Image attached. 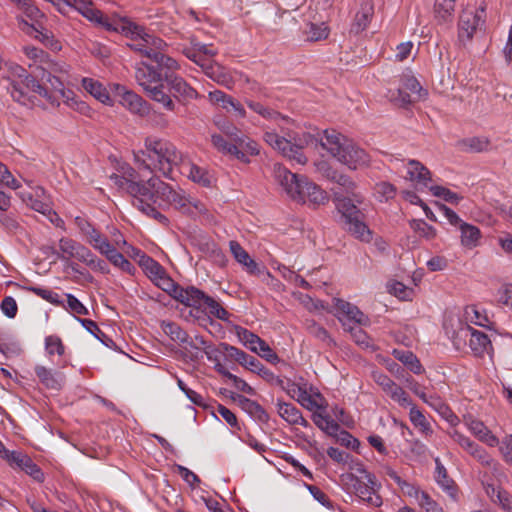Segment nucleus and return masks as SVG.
Returning <instances> with one entry per match:
<instances>
[{"mask_svg":"<svg viewBox=\"0 0 512 512\" xmlns=\"http://www.w3.org/2000/svg\"><path fill=\"white\" fill-rule=\"evenodd\" d=\"M126 35L132 36L128 47L143 58L135 64V80L146 95L169 112H176V101L187 103L197 99L198 92L176 71L180 65L166 51L168 44L145 28L135 23L123 27Z\"/></svg>","mask_w":512,"mask_h":512,"instance_id":"f257e3e1","label":"nucleus"},{"mask_svg":"<svg viewBox=\"0 0 512 512\" xmlns=\"http://www.w3.org/2000/svg\"><path fill=\"white\" fill-rule=\"evenodd\" d=\"M144 150L134 152V159L143 168L158 170L169 179H174L173 170L182 162V154L175 145L156 137H147Z\"/></svg>","mask_w":512,"mask_h":512,"instance_id":"f03ea898","label":"nucleus"},{"mask_svg":"<svg viewBox=\"0 0 512 512\" xmlns=\"http://www.w3.org/2000/svg\"><path fill=\"white\" fill-rule=\"evenodd\" d=\"M274 173L279 185L293 200L303 203L308 201L314 206H319L328 201L326 192L315 183L310 182L307 177L292 173L279 164L274 166Z\"/></svg>","mask_w":512,"mask_h":512,"instance_id":"7ed1b4c3","label":"nucleus"},{"mask_svg":"<svg viewBox=\"0 0 512 512\" xmlns=\"http://www.w3.org/2000/svg\"><path fill=\"white\" fill-rule=\"evenodd\" d=\"M149 185L152 197L147 202L155 210L162 207H173L186 215H192L194 210L198 212L203 211L204 206L200 201L188 197L181 189H174L159 177H151Z\"/></svg>","mask_w":512,"mask_h":512,"instance_id":"20e7f679","label":"nucleus"},{"mask_svg":"<svg viewBox=\"0 0 512 512\" xmlns=\"http://www.w3.org/2000/svg\"><path fill=\"white\" fill-rule=\"evenodd\" d=\"M318 144L350 169H357L367 165L370 161L369 155L364 149L334 131L332 133L325 131L324 135L318 138Z\"/></svg>","mask_w":512,"mask_h":512,"instance_id":"39448f33","label":"nucleus"},{"mask_svg":"<svg viewBox=\"0 0 512 512\" xmlns=\"http://www.w3.org/2000/svg\"><path fill=\"white\" fill-rule=\"evenodd\" d=\"M110 180L120 190L126 191L133 197V206L136 207L146 216L156 220L159 224L164 227L169 226V219L162 214L159 210H155L151 207L147 200L151 199L152 194L150 193V178L147 181H134L129 179L125 175L112 174Z\"/></svg>","mask_w":512,"mask_h":512,"instance_id":"423d86ee","label":"nucleus"},{"mask_svg":"<svg viewBox=\"0 0 512 512\" xmlns=\"http://www.w3.org/2000/svg\"><path fill=\"white\" fill-rule=\"evenodd\" d=\"M333 202L340 213L344 228L361 241L371 240V231L364 222V214L358 208L356 198L347 197L341 191H333Z\"/></svg>","mask_w":512,"mask_h":512,"instance_id":"0eeeda50","label":"nucleus"},{"mask_svg":"<svg viewBox=\"0 0 512 512\" xmlns=\"http://www.w3.org/2000/svg\"><path fill=\"white\" fill-rule=\"evenodd\" d=\"M263 138L268 145L280 151L284 157L301 165L307 162V158L302 152L303 148L306 146H318V137L307 132L294 137V142L279 136L273 131L265 132Z\"/></svg>","mask_w":512,"mask_h":512,"instance_id":"6e6552de","label":"nucleus"},{"mask_svg":"<svg viewBox=\"0 0 512 512\" xmlns=\"http://www.w3.org/2000/svg\"><path fill=\"white\" fill-rule=\"evenodd\" d=\"M38 68L39 67H36V69L30 73L20 65H13L9 69V79H14L16 84L21 83L26 87L27 90H30L45 98L49 103L55 104L58 102V99L52 92H49V90L40 83V71Z\"/></svg>","mask_w":512,"mask_h":512,"instance_id":"1a4fd4ad","label":"nucleus"},{"mask_svg":"<svg viewBox=\"0 0 512 512\" xmlns=\"http://www.w3.org/2000/svg\"><path fill=\"white\" fill-rule=\"evenodd\" d=\"M486 14L485 7L481 6L475 11L464 10L460 14L458 21V40L462 45H466L472 39L478 29L485 25Z\"/></svg>","mask_w":512,"mask_h":512,"instance_id":"9d476101","label":"nucleus"},{"mask_svg":"<svg viewBox=\"0 0 512 512\" xmlns=\"http://www.w3.org/2000/svg\"><path fill=\"white\" fill-rule=\"evenodd\" d=\"M467 341L475 355H482L491 344L485 333L472 328L470 325L461 327L455 333L453 344L457 349H460L461 345Z\"/></svg>","mask_w":512,"mask_h":512,"instance_id":"9b49d317","label":"nucleus"},{"mask_svg":"<svg viewBox=\"0 0 512 512\" xmlns=\"http://www.w3.org/2000/svg\"><path fill=\"white\" fill-rule=\"evenodd\" d=\"M156 285L161 288L163 291L167 292L170 296H172L177 301L181 302L185 306L189 302L190 297L197 298V295L200 294V289L194 286L181 287L179 284L174 282L172 278H170L166 272L164 271L156 279Z\"/></svg>","mask_w":512,"mask_h":512,"instance_id":"f8f14e48","label":"nucleus"},{"mask_svg":"<svg viewBox=\"0 0 512 512\" xmlns=\"http://www.w3.org/2000/svg\"><path fill=\"white\" fill-rule=\"evenodd\" d=\"M5 460L9 463V465L12 468H17L24 471L35 481H44V473L28 454L22 451L13 450L11 451V453H9L8 458H6Z\"/></svg>","mask_w":512,"mask_h":512,"instance_id":"ddd939ff","label":"nucleus"},{"mask_svg":"<svg viewBox=\"0 0 512 512\" xmlns=\"http://www.w3.org/2000/svg\"><path fill=\"white\" fill-rule=\"evenodd\" d=\"M374 381L381 386L383 391L402 407L411 405V399L402 387L397 385L388 375L375 371L373 372Z\"/></svg>","mask_w":512,"mask_h":512,"instance_id":"4468645a","label":"nucleus"},{"mask_svg":"<svg viewBox=\"0 0 512 512\" xmlns=\"http://www.w3.org/2000/svg\"><path fill=\"white\" fill-rule=\"evenodd\" d=\"M83 17H85L88 21L95 23L99 26H102L107 31H118L121 29L123 31V27L128 26L130 22H126L121 25V28L115 26L110 23L108 18L104 17L103 13L93 6V3L90 1L82 0L76 2V9Z\"/></svg>","mask_w":512,"mask_h":512,"instance_id":"2eb2a0df","label":"nucleus"},{"mask_svg":"<svg viewBox=\"0 0 512 512\" xmlns=\"http://www.w3.org/2000/svg\"><path fill=\"white\" fill-rule=\"evenodd\" d=\"M333 304L336 316L343 323V326H346L344 319L358 325H367L369 323V318L356 305L339 298H335Z\"/></svg>","mask_w":512,"mask_h":512,"instance_id":"dca6fc26","label":"nucleus"},{"mask_svg":"<svg viewBox=\"0 0 512 512\" xmlns=\"http://www.w3.org/2000/svg\"><path fill=\"white\" fill-rule=\"evenodd\" d=\"M186 306L196 309L197 312L201 308H206L210 315L222 321H227L229 318L228 311L224 309L214 298L206 295L202 290H200V294L197 295V298L195 297L192 299L190 297Z\"/></svg>","mask_w":512,"mask_h":512,"instance_id":"f3484780","label":"nucleus"},{"mask_svg":"<svg viewBox=\"0 0 512 512\" xmlns=\"http://www.w3.org/2000/svg\"><path fill=\"white\" fill-rule=\"evenodd\" d=\"M34 372L40 384L46 389L60 391L66 383V376L62 371L38 364L34 367Z\"/></svg>","mask_w":512,"mask_h":512,"instance_id":"a211bd4d","label":"nucleus"},{"mask_svg":"<svg viewBox=\"0 0 512 512\" xmlns=\"http://www.w3.org/2000/svg\"><path fill=\"white\" fill-rule=\"evenodd\" d=\"M115 92L120 97L121 104L132 113L142 115L147 111V102L135 92L127 90L125 86L116 84Z\"/></svg>","mask_w":512,"mask_h":512,"instance_id":"6ab92c4d","label":"nucleus"},{"mask_svg":"<svg viewBox=\"0 0 512 512\" xmlns=\"http://www.w3.org/2000/svg\"><path fill=\"white\" fill-rule=\"evenodd\" d=\"M221 348L223 349L222 351L226 359L236 361L253 373H255L261 364V362L256 357L251 356L243 350H240L228 343L222 342Z\"/></svg>","mask_w":512,"mask_h":512,"instance_id":"aec40b11","label":"nucleus"},{"mask_svg":"<svg viewBox=\"0 0 512 512\" xmlns=\"http://www.w3.org/2000/svg\"><path fill=\"white\" fill-rule=\"evenodd\" d=\"M233 399L238 402L241 409L246 412L254 421L260 424L268 423L269 415L258 402L240 394L234 396Z\"/></svg>","mask_w":512,"mask_h":512,"instance_id":"412c9836","label":"nucleus"},{"mask_svg":"<svg viewBox=\"0 0 512 512\" xmlns=\"http://www.w3.org/2000/svg\"><path fill=\"white\" fill-rule=\"evenodd\" d=\"M279 416L290 425H301L308 427V421L303 417L301 411L292 403L280 399L276 403Z\"/></svg>","mask_w":512,"mask_h":512,"instance_id":"4be33fe9","label":"nucleus"},{"mask_svg":"<svg viewBox=\"0 0 512 512\" xmlns=\"http://www.w3.org/2000/svg\"><path fill=\"white\" fill-rule=\"evenodd\" d=\"M465 423L469 431L481 442L487 444L490 447H495L499 444V439L487 428V426L482 421L469 417L465 419Z\"/></svg>","mask_w":512,"mask_h":512,"instance_id":"5701e85b","label":"nucleus"},{"mask_svg":"<svg viewBox=\"0 0 512 512\" xmlns=\"http://www.w3.org/2000/svg\"><path fill=\"white\" fill-rule=\"evenodd\" d=\"M204 74L214 82L226 88H231L234 84L233 77L229 70L216 62H210L208 66H205Z\"/></svg>","mask_w":512,"mask_h":512,"instance_id":"b1692460","label":"nucleus"},{"mask_svg":"<svg viewBox=\"0 0 512 512\" xmlns=\"http://www.w3.org/2000/svg\"><path fill=\"white\" fill-rule=\"evenodd\" d=\"M435 481L441 489L451 498L456 499L457 488L455 482L448 476L447 469L439 458L435 459Z\"/></svg>","mask_w":512,"mask_h":512,"instance_id":"393cba45","label":"nucleus"},{"mask_svg":"<svg viewBox=\"0 0 512 512\" xmlns=\"http://www.w3.org/2000/svg\"><path fill=\"white\" fill-rule=\"evenodd\" d=\"M229 247L235 260L241 264L248 273L253 275L260 273L258 264L237 241H230Z\"/></svg>","mask_w":512,"mask_h":512,"instance_id":"a878e982","label":"nucleus"},{"mask_svg":"<svg viewBox=\"0 0 512 512\" xmlns=\"http://www.w3.org/2000/svg\"><path fill=\"white\" fill-rule=\"evenodd\" d=\"M161 329L172 341L179 344H186L190 348H198L192 341H189L188 333L177 323L172 321H162Z\"/></svg>","mask_w":512,"mask_h":512,"instance_id":"bb28decb","label":"nucleus"},{"mask_svg":"<svg viewBox=\"0 0 512 512\" xmlns=\"http://www.w3.org/2000/svg\"><path fill=\"white\" fill-rule=\"evenodd\" d=\"M5 81L7 83L5 88L15 102L23 106H31L33 104L32 97L28 93L30 90H27L21 83L16 84L14 79H9V75L5 78Z\"/></svg>","mask_w":512,"mask_h":512,"instance_id":"cd10ccee","label":"nucleus"},{"mask_svg":"<svg viewBox=\"0 0 512 512\" xmlns=\"http://www.w3.org/2000/svg\"><path fill=\"white\" fill-rule=\"evenodd\" d=\"M373 13V5L370 2H363L359 11L355 15L354 22L351 26V31L355 34L364 31L368 27Z\"/></svg>","mask_w":512,"mask_h":512,"instance_id":"c85d7f7f","label":"nucleus"},{"mask_svg":"<svg viewBox=\"0 0 512 512\" xmlns=\"http://www.w3.org/2000/svg\"><path fill=\"white\" fill-rule=\"evenodd\" d=\"M353 488L356 495L366 504L374 507H380L382 505L383 502L381 496L368 488L364 481L355 478Z\"/></svg>","mask_w":512,"mask_h":512,"instance_id":"c756f323","label":"nucleus"},{"mask_svg":"<svg viewBox=\"0 0 512 512\" xmlns=\"http://www.w3.org/2000/svg\"><path fill=\"white\" fill-rule=\"evenodd\" d=\"M458 228L461 232V244L465 248L472 249L478 246L481 232L477 226L463 221Z\"/></svg>","mask_w":512,"mask_h":512,"instance_id":"7c9ffc66","label":"nucleus"},{"mask_svg":"<svg viewBox=\"0 0 512 512\" xmlns=\"http://www.w3.org/2000/svg\"><path fill=\"white\" fill-rule=\"evenodd\" d=\"M407 173L409 180L417 181L424 187H428V183L431 181L430 171L417 160H409Z\"/></svg>","mask_w":512,"mask_h":512,"instance_id":"2f4dec72","label":"nucleus"},{"mask_svg":"<svg viewBox=\"0 0 512 512\" xmlns=\"http://www.w3.org/2000/svg\"><path fill=\"white\" fill-rule=\"evenodd\" d=\"M82 87L85 91L91 94L95 99L103 104H112L109 93L106 88L97 80L92 78H83Z\"/></svg>","mask_w":512,"mask_h":512,"instance_id":"473e14b6","label":"nucleus"},{"mask_svg":"<svg viewBox=\"0 0 512 512\" xmlns=\"http://www.w3.org/2000/svg\"><path fill=\"white\" fill-rule=\"evenodd\" d=\"M102 255H104L111 264L124 272L133 274L135 271L134 265L126 259L122 253L118 252L112 244L109 245L108 249L103 251Z\"/></svg>","mask_w":512,"mask_h":512,"instance_id":"72a5a7b5","label":"nucleus"},{"mask_svg":"<svg viewBox=\"0 0 512 512\" xmlns=\"http://www.w3.org/2000/svg\"><path fill=\"white\" fill-rule=\"evenodd\" d=\"M293 388L289 389V393L297 395V401L307 410H320L323 407L317 402L316 397L321 398V394L317 393L315 396L309 394L304 388L293 384Z\"/></svg>","mask_w":512,"mask_h":512,"instance_id":"f704fd0d","label":"nucleus"},{"mask_svg":"<svg viewBox=\"0 0 512 512\" xmlns=\"http://www.w3.org/2000/svg\"><path fill=\"white\" fill-rule=\"evenodd\" d=\"M464 318L466 322L474 325L489 328L490 320L485 310L480 309L476 305H468L464 310Z\"/></svg>","mask_w":512,"mask_h":512,"instance_id":"c9c22d12","label":"nucleus"},{"mask_svg":"<svg viewBox=\"0 0 512 512\" xmlns=\"http://www.w3.org/2000/svg\"><path fill=\"white\" fill-rule=\"evenodd\" d=\"M455 10V0H435L434 12L438 23L451 22Z\"/></svg>","mask_w":512,"mask_h":512,"instance_id":"e433bc0d","label":"nucleus"},{"mask_svg":"<svg viewBox=\"0 0 512 512\" xmlns=\"http://www.w3.org/2000/svg\"><path fill=\"white\" fill-rule=\"evenodd\" d=\"M458 145L464 152L480 153L488 151L490 147V141L486 137H470L459 141Z\"/></svg>","mask_w":512,"mask_h":512,"instance_id":"4c0bfd02","label":"nucleus"},{"mask_svg":"<svg viewBox=\"0 0 512 512\" xmlns=\"http://www.w3.org/2000/svg\"><path fill=\"white\" fill-rule=\"evenodd\" d=\"M394 356L402 362L412 373L421 374L424 371L422 364L414 353L407 350H394Z\"/></svg>","mask_w":512,"mask_h":512,"instance_id":"58836bf2","label":"nucleus"},{"mask_svg":"<svg viewBox=\"0 0 512 512\" xmlns=\"http://www.w3.org/2000/svg\"><path fill=\"white\" fill-rule=\"evenodd\" d=\"M30 207L44 216L48 218V220L56 226H60V223H63L62 219L58 216V214L52 210L51 206L36 198H30L29 202Z\"/></svg>","mask_w":512,"mask_h":512,"instance_id":"ea45409f","label":"nucleus"},{"mask_svg":"<svg viewBox=\"0 0 512 512\" xmlns=\"http://www.w3.org/2000/svg\"><path fill=\"white\" fill-rule=\"evenodd\" d=\"M315 425L330 436L337 435L340 430L339 424L329 415L314 413L312 416Z\"/></svg>","mask_w":512,"mask_h":512,"instance_id":"a19ab883","label":"nucleus"},{"mask_svg":"<svg viewBox=\"0 0 512 512\" xmlns=\"http://www.w3.org/2000/svg\"><path fill=\"white\" fill-rule=\"evenodd\" d=\"M77 320L89 333H91L105 346L112 347L113 345H115L114 341L99 328L98 324L95 321L83 318H77Z\"/></svg>","mask_w":512,"mask_h":512,"instance_id":"79ce46f5","label":"nucleus"},{"mask_svg":"<svg viewBox=\"0 0 512 512\" xmlns=\"http://www.w3.org/2000/svg\"><path fill=\"white\" fill-rule=\"evenodd\" d=\"M80 243L67 237H62L59 240V250L60 252L55 251L54 254L56 257L62 261H69L70 258H73L75 252L77 251Z\"/></svg>","mask_w":512,"mask_h":512,"instance_id":"37998d69","label":"nucleus"},{"mask_svg":"<svg viewBox=\"0 0 512 512\" xmlns=\"http://www.w3.org/2000/svg\"><path fill=\"white\" fill-rule=\"evenodd\" d=\"M409 406H410L409 418H410L411 423L415 427L419 428L423 434H425V435L431 434L432 433L431 425L426 420L423 413L412 403Z\"/></svg>","mask_w":512,"mask_h":512,"instance_id":"c03bdc74","label":"nucleus"},{"mask_svg":"<svg viewBox=\"0 0 512 512\" xmlns=\"http://www.w3.org/2000/svg\"><path fill=\"white\" fill-rule=\"evenodd\" d=\"M245 103L251 110L267 120L278 121L279 119H285L279 112L264 106L260 102L247 99Z\"/></svg>","mask_w":512,"mask_h":512,"instance_id":"a18cd8bd","label":"nucleus"},{"mask_svg":"<svg viewBox=\"0 0 512 512\" xmlns=\"http://www.w3.org/2000/svg\"><path fill=\"white\" fill-rule=\"evenodd\" d=\"M136 254H141L140 265L145 269L147 273L150 274L151 277L156 279L165 271L164 268L153 258L142 253L141 250L136 249Z\"/></svg>","mask_w":512,"mask_h":512,"instance_id":"49530a36","label":"nucleus"},{"mask_svg":"<svg viewBox=\"0 0 512 512\" xmlns=\"http://www.w3.org/2000/svg\"><path fill=\"white\" fill-rule=\"evenodd\" d=\"M237 335L244 345H246L252 352L257 351L263 342L258 335L242 327L237 329Z\"/></svg>","mask_w":512,"mask_h":512,"instance_id":"de8ad7c7","label":"nucleus"},{"mask_svg":"<svg viewBox=\"0 0 512 512\" xmlns=\"http://www.w3.org/2000/svg\"><path fill=\"white\" fill-rule=\"evenodd\" d=\"M38 70L40 71V82L49 83L54 92L59 93L61 97H65V87L60 78L44 68H38Z\"/></svg>","mask_w":512,"mask_h":512,"instance_id":"09e8293b","label":"nucleus"},{"mask_svg":"<svg viewBox=\"0 0 512 512\" xmlns=\"http://www.w3.org/2000/svg\"><path fill=\"white\" fill-rule=\"evenodd\" d=\"M17 7L22 10L24 15L31 21L38 23L39 19L44 17L41 10L34 4L33 0H20Z\"/></svg>","mask_w":512,"mask_h":512,"instance_id":"8fccbe9b","label":"nucleus"},{"mask_svg":"<svg viewBox=\"0 0 512 512\" xmlns=\"http://www.w3.org/2000/svg\"><path fill=\"white\" fill-rule=\"evenodd\" d=\"M332 181L343 187L347 194H351L355 197L358 204L362 202V196L355 193V182L348 175L337 172L335 179Z\"/></svg>","mask_w":512,"mask_h":512,"instance_id":"3c124183","label":"nucleus"},{"mask_svg":"<svg viewBox=\"0 0 512 512\" xmlns=\"http://www.w3.org/2000/svg\"><path fill=\"white\" fill-rule=\"evenodd\" d=\"M429 190L431 191L433 196L442 198L444 201L451 204H458L459 201L462 199V197L459 196L457 193L443 186H429Z\"/></svg>","mask_w":512,"mask_h":512,"instance_id":"603ef678","label":"nucleus"},{"mask_svg":"<svg viewBox=\"0 0 512 512\" xmlns=\"http://www.w3.org/2000/svg\"><path fill=\"white\" fill-rule=\"evenodd\" d=\"M410 227L413 231L428 240H431L436 236V229L422 219H413L410 222Z\"/></svg>","mask_w":512,"mask_h":512,"instance_id":"864d4df0","label":"nucleus"},{"mask_svg":"<svg viewBox=\"0 0 512 512\" xmlns=\"http://www.w3.org/2000/svg\"><path fill=\"white\" fill-rule=\"evenodd\" d=\"M45 351L49 356H62L65 353V346L59 336L49 335L45 337Z\"/></svg>","mask_w":512,"mask_h":512,"instance_id":"5fc2aeb1","label":"nucleus"},{"mask_svg":"<svg viewBox=\"0 0 512 512\" xmlns=\"http://www.w3.org/2000/svg\"><path fill=\"white\" fill-rule=\"evenodd\" d=\"M218 128L227 136H229L235 143L242 145L245 142L244 135L232 123L228 121L217 122Z\"/></svg>","mask_w":512,"mask_h":512,"instance_id":"6e6d98bb","label":"nucleus"},{"mask_svg":"<svg viewBox=\"0 0 512 512\" xmlns=\"http://www.w3.org/2000/svg\"><path fill=\"white\" fill-rule=\"evenodd\" d=\"M86 238L87 242L101 254L111 245L107 237L103 236L96 228Z\"/></svg>","mask_w":512,"mask_h":512,"instance_id":"4d7b16f0","label":"nucleus"},{"mask_svg":"<svg viewBox=\"0 0 512 512\" xmlns=\"http://www.w3.org/2000/svg\"><path fill=\"white\" fill-rule=\"evenodd\" d=\"M64 296L66 297V304L64 303L63 308L71 311L72 313L78 314V315H88L89 311L88 309L83 305V303L73 294L71 293H65Z\"/></svg>","mask_w":512,"mask_h":512,"instance_id":"13d9d810","label":"nucleus"},{"mask_svg":"<svg viewBox=\"0 0 512 512\" xmlns=\"http://www.w3.org/2000/svg\"><path fill=\"white\" fill-rule=\"evenodd\" d=\"M404 197L407 201H409L413 205H418L423 209L425 216L431 220L436 222L437 218L430 207L413 191H406L404 193Z\"/></svg>","mask_w":512,"mask_h":512,"instance_id":"bf43d9fd","label":"nucleus"},{"mask_svg":"<svg viewBox=\"0 0 512 512\" xmlns=\"http://www.w3.org/2000/svg\"><path fill=\"white\" fill-rule=\"evenodd\" d=\"M189 177L193 182L199 183L204 187L211 186L212 181L208 172L196 165L191 166Z\"/></svg>","mask_w":512,"mask_h":512,"instance_id":"052dcab7","label":"nucleus"},{"mask_svg":"<svg viewBox=\"0 0 512 512\" xmlns=\"http://www.w3.org/2000/svg\"><path fill=\"white\" fill-rule=\"evenodd\" d=\"M451 438L459 444L468 454L472 455L474 451L479 447V445L472 441L469 437L463 435L457 430H454L451 433Z\"/></svg>","mask_w":512,"mask_h":512,"instance_id":"680f3d73","label":"nucleus"},{"mask_svg":"<svg viewBox=\"0 0 512 512\" xmlns=\"http://www.w3.org/2000/svg\"><path fill=\"white\" fill-rule=\"evenodd\" d=\"M20 351V347L17 343L10 341L7 335H4L0 332V352L4 356L10 357L13 355H18Z\"/></svg>","mask_w":512,"mask_h":512,"instance_id":"e2e57ef3","label":"nucleus"},{"mask_svg":"<svg viewBox=\"0 0 512 512\" xmlns=\"http://www.w3.org/2000/svg\"><path fill=\"white\" fill-rule=\"evenodd\" d=\"M333 436L336 437L337 442L340 443L342 446H345L352 450H357L360 447L359 440L357 438L353 437L346 430L340 429L339 432H337V435H333Z\"/></svg>","mask_w":512,"mask_h":512,"instance_id":"0e129e2a","label":"nucleus"},{"mask_svg":"<svg viewBox=\"0 0 512 512\" xmlns=\"http://www.w3.org/2000/svg\"><path fill=\"white\" fill-rule=\"evenodd\" d=\"M208 97L213 104H217L223 109L229 111V104L232 103L233 97L221 90H214L209 92Z\"/></svg>","mask_w":512,"mask_h":512,"instance_id":"69168bd1","label":"nucleus"},{"mask_svg":"<svg viewBox=\"0 0 512 512\" xmlns=\"http://www.w3.org/2000/svg\"><path fill=\"white\" fill-rule=\"evenodd\" d=\"M375 190L377 194H379L380 201H389L396 195V187L393 184L385 181L377 183Z\"/></svg>","mask_w":512,"mask_h":512,"instance_id":"338daca9","label":"nucleus"},{"mask_svg":"<svg viewBox=\"0 0 512 512\" xmlns=\"http://www.w3.org/2000/svg\"><path fill=\"white\" fill-rule=\"evenodd\" d=\"M417 502L426 512H443L442 507L426 492H421Z\"/></svg>","mask_w":512,"mask_h":512,"instance_id":"774afa93","label":"nucleus"}]
</instances>
